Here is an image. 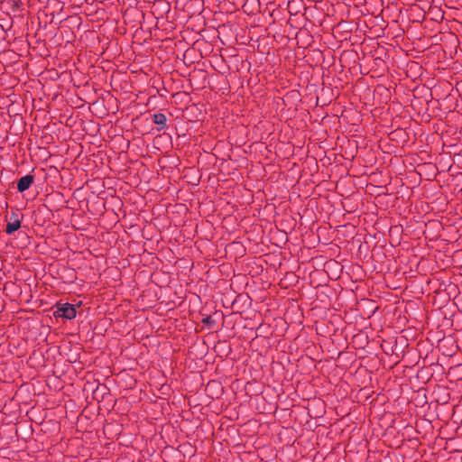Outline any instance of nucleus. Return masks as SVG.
Wrapping results in <instances>:
<instances>
[{"label":"nucleus","mask_w":462,"mask_h":462,"mask_svg":"<svg viewBox=\"0 0 462 462\" xmlns=\"http://www.w3.org/2000/svg\"><path fill=\"white\" fill-rule=\"evenodd\" d=\"M210 321V317H208L204 319V322L208 323Z\"/></svg>","instance_id":"nucleus-5"},{"label":"nucleus","mask_w":462,"mask_h":462,"mask_svg":"<svg viewBox=\"0 0 462 462\" xmlns=\"http://www.w3.org/2000/svg\"><path fill=\"white\" fill-rule=\"evenodd\" d=\"M60 317L66 318L68 319H71L76 317V310L73 305L70 304H63L60 307H58L56 312Z\"/></svg>","instance_id":"nucleus-1"},{"label":"nucleus","mask_w":462,"mask_h":462,"mask_svg":"<svg viewBox=\"0 0 462 462\" xmlns=\"http://www.w3.org/2000/svg\"><path fill=\"white\" fill-rule=\"evenodd\" d=\"M153 122L158 125L164 126L166 124V116L162 113H157L153 115Z\"/></svg>","instance_id":"nucleus-4"},{"label":"nucleus","mask_w":462,"mask_h":462,"mask_svg":"<svg viewBox=\"0 0 462 462\" xmlns=\"http://www.w3.org/2000/svg\"><path fill=\"white\" fill-rule=\"evenodd\" d=\"M21 227V221L17 215L13 214L11 216L10 221L6 225L5 232L7 234H13L14 231L18 230Z\"/></svg>","instance_id":"nucleus-3"},{"label":"nucleus","mask_w":462,"mask_h":462,"mask_svg":"<svg viewBox=\"0 0 462 462\" xmlns=\"http://www.w3.org/2000/svg\"><path fill=\"white\" fill-rule=\"evenodd\" d=\"M33 182L32 175H25L22 177L17 182V189L19 192H23L30 188Z\"/></svg>","instance_id":"nucleus-2"}]
</instances>
